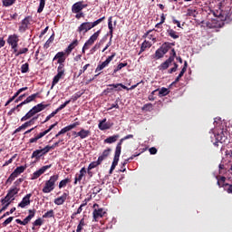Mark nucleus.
I'll list each match as a JSON object with an SVG mask.
<instances>
[{
    "instance_id": "f257e3e1",
    "label": "nucleus",
    "mask_w": 232,
    "mask_h": 232,
    "mask_svg": "<svg viewBox=\"0 0 232 232\" xmlns=\"http://www.w3.org/2000/svg\"><path fill=\"white\" fill-rule=\"evenodd\" d=\"M214 17H217L218 21H227L232 19V0L228 3L221 5L219 10L212 11Z\"/></svg>"
},
{
    "instance_id": "f03ea898",
    "label": "nucleus",
    "mask_w": 232,
    "mask_h": 232,
    "mask_svg": "<svg viewBox=\"0 0 232 232\" xmlns=\"http://www.w3.org/2000/svg\"><path fill=\"white\" fill-rule=\"evenodd\" d=\"M104 19H106V16H103L94 22H84L81 24V25L78 27L79 34L82 32L83 34H86V32H90L92 28H95V26H97L98 24H101V23H102Z\"/></svg>"
},
{
    "instance_id": "7ed1b4c3",
    "label": "nucleus",
    "mask_w": 232,
    "mask_h": 232,
    "mask_svg": "<svg viewBox=\"0 0 232 232\" xmlns=\"http://www.w3.org/2000/svg\"><path fill=\"white\" fill-rule=\"evenodd\" d=\"M7 44L11 46L13 52H17V46H19V35L15 34H10L7 38Z\"/></svg>"
},
{
    "instance_id": "20e7f679",
    "label": "nucleus",
    "mask_w": 232,
    "mask_h": 232,
    "mask_svg": "<svg viewBox=\"0 0 232 232\" xmlns=\"http://www.w3.org/2000/svg\"><path fill=\"white\" fill-rule=\"evenodd\" d=\"M53 61H57L59 64L58 68H64V63L66 62V52H58L53 57Z\"/></svg>"
},
{
    "instance_id": "39448f33",
    "label": "nucleus",
    "mask_w": 232,
    "mask_h": 232,
    "mask_svg": "<svg viewBox=\"0 0 232 232\" xmlns=\"http://www.w3.org/2000/svg\"><path fill=\"white\" fill-rule=\"evenodd\" d=\"M66 72V69L64 67H58L57 68V74L53 77V82H52V86L51 89H53V86L61 81V79L63 78L64 72Z\"/></svg>"
},
{
    "instance_id": "423d86ee",
    "label": "nucleus",
    "mask_w": 232,
    "mask_h": 232,
    "mask_svg": "<svg viewBox=\"0 0 232 232\" xmlns=\"http://www.w3.org/2000/svg\"><path fill=\"white\" fill-rule=\"evenodd\" d=\"M115 55H117V53H112V54L111 56H108V58L104 62H102V63H99L95 69V73L104 70V68H106V66H108V64H110L113 61V59L115 58Z\"/></svg>"
},
{
    "instance_id": "0eeeda50",
    "label": "nucleus",
    "mask_w": 232,
    "mask_h": 232,
    "mask_svg": "<svg viewBox=\"0 0 232 232\" xmlns=\"http://www.w3.org/2000/svg\"><path fill=\"white\" fill-rule=\"evenodd\" d=\"M47 105L39 103L36 106L33 107L25 115L24 117H34L36 113H39V111H43L44 108H46Z\"/></svg>"
},
{
    "instance_id": "6e6552de",
    "label": "nucleus",
    "mask_w": 232,
    "mask_h": 232,
    "mask_svg": "<svg viewBox=\"0 0 232 232\" xmlns=\"http://www.w3.org/2000/svg\"><path fill=\"white\" fill-rule=\"evenodd\" d=\"M83 1L76 2L72 6V14H79L84 10V8H88V4H82Z\"/></svg>"
},
{
    "instance_id": "1a4fd4ad",
    "label": "nucleus",
    "mask_w": 232,
    "mask_h": 232,
    "mask_svg": "<svg viewBox=\"0 0 232 232\" xmlns=\"http://www.w3.org/2000/svg\"><path fill=\"white\" fill-rule=\"evenodd\" d=\"M30 19H32L31 16H26L24 19L21 21L20 25L18 27V31L20 32V34H24V32H26L28 26H30Z\"/></svg>"
},
{
    "instance_id": "9d476101",
    "label": "nucleus",
    "mask_w": 232,
    "mask_h": 232,
    "mask_svg": "<svg viewBox=\"0 0 232 232\" xmlns=\"http://www.w3.org/2000/svg\"><path fill=\"white\" fill-rule=\"evenodd\" d=\"M39 97H41V93L40 92H36V93L31 94L24 102H22L20 104H18L17 108H21L22 106H24V104H28L30 102H34V101H35Z\"/></svg>"
},
{
    "instance_id": "9b49d317",
    "label": "nucleus",
    "mask_w": 232,
    "mask_h": 232,
    "mask_svg": "<svg viewBox=\"0 0 232 232\" xmlns=\"http://www.w3.org/2000/svg\"><path fill=\"white\" fill-rule=\"evenodd\" d=\"M169 51L164 46V44L155 52L154 59H162L164 57V54L167 53Z\"/></svg>"
},
{
    "instance_id": "f8f14e48",
    "label": "nucleus",
    "mask_w": 232,
    "mask_h": 232,
    "mask_svg": "<svg viewBox=\"0 0 232 232\" xmlns=\"http://www.w3.org/2000/svg\"><path fill=\"white\" fill-rule=\"evenodd\" d=\"M101 35V29L95 32L88 40L85 42V46H92V44L99 39V36Z\"/></svg>"
},
{
    "instance_id": "ddd939ff",
    "label": "nucleus",
    "mask_w": 232,
    "mask_h": 232,
    "mask_svg": "<svg viewBox=\"0 0 232 232\" xmlns=\"http://www.w3.org/2000/svg\"><path fill=\"white\" fill-rule=\"evenodd\" d=\"M174 61L175 60H173V58L167 59L159 66V70H160L161 72H164V70H168Z\"/></svg>"
},
{
    "instance_id": "4468645a",
    "label": "nucleus",
    "mask_w": 232,
    "mask_h": 232,
    "mask_svg": "<svg viewBox=\"0 0 232 232\" xmlns=\"http://www.w3.org/2000/svg\"><path fill=\"white\" fill-rule=\"evenodd\" d=\"M76 46H79V40L75 39L71 43L68 47L64 50L66 55H70L72 52L75 49Z\"/></svg>"
},
{
    "instance_id": "2eb2a0df",
    "label": "nucleus",
    "mask_w": 232,
    "mask_h": 232,
    "mask_svg": "<svg viewBox=\"0 0 232 232\" xmlns=\"http://www.w3.org/2000/svg\"><path fill=\"white\" fill-rule=\"evenodd\" d=\"M167 35H169V37H171V39H179V33L173 29H171L170 26H169V28L167 29Z\"/></svg>"
},
{
    "instance_id": "dca6fc26",
    "label": "nucleus",
    "mask_w": 232,
    "mask_h": 232,
    "mask_svg": "<svg viewBox=\"0 0 232 232\" xmlns=\"http://www.w3.org/2000/svg\"><path fill=\"white\" fill-rule=\"evenodd\" d=\"M151 46H153V44L151 43H150V41L145 40L140 46V50L139 53V55H140V53H142V52H146L147 48H151Z\"/></svg>"
},
{
    "instance_id": "f3484780",
    "label": "nucleus",
    "mask_w": 232,
    "mask_h": 232,
    "mask_svg": "<svg viewBox=\"0 0 232 232\" xmlns=\"http://www.w3.org/2000/svg\"><path fill=\"white\" fill-rule=\"evenodd\" d=\"M139 84H140V82H138L134 85H131L130 88H128L126 85L122 84V83H118L117 85H112L114 88H117L118 86H121V88H122L123 90H135V88H137V86H139Z\"/></svg>"
},
{
    "instance_id": "a211bd4d",
    "label": "nucleus",
    "mask_w": 232,
    "mask_h": 232,
    "mask_svg": "<svg viewBox=\"0 0 232 232\" xmlns=\"http://www.w3.org/2000/svg\"><path fill=\"white\" fill-rule=\"evenodd\" d=\"M112 16H110L108 19V28H109V34L111 35V37H113V23H112Z\"/></svg>"
},
{
    "instance_id": "6ab92c4d",
    "label": "nucleus",
    "mask_w": 232,
    "mask_h": 232,
    "mask_svg": "<svg viewBox=\"0 0 232 232\" xmlns=\"http://www.w3.org/2000/svg\"><path fill=\"white\" fill-rule=\"evenodd\" d=\"M13 53H15V57H19V55H23L24 53H28V48H22L20 50L16 47V52H13Z\"/></svg>"
},
{
    "instance_id": "aec40b11",
    "label": "nucleus",
    "mask_w": 232,
    "mask_h": 232,
    "mask_svg": "<svg viewBox=\"0 0 232 232\" xmlns=\"http://www.w3.org/2000/svg\"><path fill=\"white\" fill-rule=\"evenodd\" d=\"M169 94V90L166 87H162L160 90H159V96L160 97H166V95Z\"/></svg>"
},
{
    "instance_id": "412c9836",
    "label": "nucleus",
    "mask_w": 232,
    "mask_h": 232,
    "mask_svg": "<svg viewBox=\"0 0 232 232\" xmlns=\"http://www.w3.org/2000/svg\"><path fill=\"white\" fill-rule=\"evenodd\" d=\"M40 4L37 9L38 14H42L43 10H44V6H46V0H39Z\"/></svg>"
},
{
    "instance_id": "4be33fe9",
    "label": "nucleus",
    "mask_w": 232,
    "mask_h": 232,
    "mask_svg": "<svg viewBox=\"0 0 232 232\" xmlns=\"http://www.w3.org/2000/svg\"><path fill=\"white\" fill-rule=\"evenodd\" d=\"M142 111H153V104L146 103L141 108Z\"/></svg>"
},
{
    "instance_id": "5701e85b",
    "label": "nucleus",
    "mask_w": 232,
    "mask_h": 232,
    "mask_svg": "<svg viewBox=\"0 0 232 232\" xmlns=\"http://www.w3.org/2000/svg\"><path fill=\"white\" fill-rule=\"evenodd\" d=\"M21 72L23 73H28L30 72V64H28V63L22 64Z\"/></svg>"
},
{
    "instance_id": "b1692460",
    "label": "nucleus",
    "mask_w": 232,
    "mask_h": 232,
    "mask_svg": "<svg viewBox=\"0 0 232 232\" xmlns=\"http://www.w3.org/2000/svg\"><path fill=\"white\" fill-rule=\"evenodd\" d=\"M197 9L188 8L187 10V15L188 17H196L197 16Z\"/></svg>"
},
{
    "instance_id": "393cba45",
    "label": "nucleus",
    "mask_w": 232,
    "mask_h": 232,
    "mask_svg": "<svg viewBox=\"0 0 232 232\" xmlns=\"http://www.w3.org/2000/svg\"><path fill=\"white\" fill-rule=\"evenodd\" d=\"M187 70H188V61H185L184 62V66L181 69V71H180V72L178 76H179L181 78L184 77V73H186Z\"/></svg>"
},
{
    "instance_id": "a878e982",
    "label": "nucleus",
    "mask_w": 232,
    "mask_h": 232,
    "mask_svg": "<svg viewBox=\"0 0 232 232\" xmlns=\"http://www.w3.org/2000/svg\"><path fill=\"white\" fill-rule=\"evenodd\" d=\"M83 93L84 92H76L74 95L72 96L71 101H72V102H75V101L80 99V97H82Z\"/></svg>"
},
{
    "instance_id": "bb28decb",
    "label": "nucleus",
    "mask_w": 232,
    "mask_h": 232,
    "mask_svg": "<svg viewBox=\"0 0 232 232\" xmlns=\"http://www.w3.org/2000/svg\"><path fill=\"white\" fill-rule=\"evenodd\" d=\"M16 0H3V6H12V5H15Z\"/></svg>"
},
{
    "instance_id": "cd10ccee",
    "label": "nucleus",
    "mask_w": 232,
    "mask_h": 232,
    "mask_svg": "<svg viewBox=\"0 0 232 232\" xmlns=\"http://www.w3.org/2000/svg\"><path fill=\"white\" fill-rule=\"evenodd\" d=\"M53 39H54V37H53V35L50 36V38L45 42L44 47L45 49L50 48V44H51V43H53Z\"/></svg>"
},
{
    "instance_id": "c85d7f7f",
    "label": "nucleus",
    "mask_w": 232,
    "mask_h": 232,
    "mask_svg": "<svg viewBox=\"0 0 232 232\" xmlns=\"http://www.w3.org/2000/svg\"><path fill=\"white\" fill-rule=\"evenodd\" d=\"M163 45L167 49V51L169 52V50H171V46H175V42L173 43L165 42Z\"/></svg>"
},
{
    "instance_id": "c756f323",
    "label": "nucleus",
    "mask_w": 232,
    "mask_h": 232,
    "mask_svg": "<svg viewBox=\"0 0 232 232\" xmlns=\"http://www.w3.org/2000/svg\"><path fill=\"white\" fill-rule=\"evenodd\" d=\"M70 102H72V100L66 101L63 104L60 105V106L57 108L56 111H61V110H64V108H66V106H68V104H69Z\"/></svg>"
},
{
    "instance_id": "7c9ffc66",
    "label": "nucleus",
    "mask_w": 232,
    "mask_h": 232,
    "mask_svg": "<svg viewBox=\"0 0 232 232\" xmlns=\"http://www.w3.org/2000/svg\"><path fill=\"white\" fill-rule=\"evenodd\" d=\"M173 65L174 66L168 71V73H175V72H177V70L179 69V64H177V63H174Z\"/></svg>"
},
{
    "instance_id": "2f4dec72",
    "label": "nucleus",
    "mask_w": 232,
    "mask_h": 232,
    "mask_svg": "<svg viewBox=\"0 0 232 232\" xmlns=\"http://www.w3.org/2000/svg\"><path fill=\"white\" fill-rule=\"evenodd\" d=\"M151 34V30L148 31L143 37H148V39H151L154 43L157 41V38L153 37V35L150 34Z\"/></svg>"
},
{
    "instance_id": "473e14b6",
    "label": "nucleus",
    "mask_w": 232,
    "mask_h": 232,
    "mask_svg": "<svg viewBox=\"0 0 232 232\" xmlns=\"http://www.w3.org/2000/svg\"><path fill=\"white\" fill-rule=\"evenodd\" d=\"M26 90H28V87L20 88V89L14 93V96L19 97V95H21V93H23V92H26Z\"/></svg>"
},
{
    "instance_id": "72a5a7b5",
    "label": "nucleus",
    "mask_w": 232,
    "mask_h": 232,
    "mask_svg": "<svg viewBox=\"0 0 232 232\" xmlns=\"http://www.w3.org/2000/svg\"><path fill=\"white\" fill-rule=\"evenodd\" d=\"M118 83H112V84H109V88H113V90H115V92H121L122 89V87L118 86V87H114L117 86Z\"/></svg>"
},
{
    "instance_id": "f704fd0d",
    "label": "nucleus",
    "mask_w": 232,
    "mask_h": 232,
    "mask_svg": "<svg viewBox=\"0 0 232 232\" xmlns=\"http://www.w3.org/2000/svg\"><path fill=\"white\" fill-rule=\"evenodd\" d=\"M176 57H177V52L175 51V48H172L169 58H172V61H175Z\"/></svg>"
},
{
    "instance_id": "c9c22d12",
    "label": "nucleus",
    "mask_w": 232,
    "mask_h": 232,
    "mask_svg": "<svg viewBox=\"0 0 232 232\" xmlns=\"http://www.w3.org/2000/svg\"><path fill=\"white\" fill-rule=\"evenodd\" d=\"M113 87H108L103 91V95H108L109 93H113Z\"/></svg>"
},
{
    "instance_id": "e433bc0d",
    "label": "nucleus",
    "mask_w": 232,
    "mask_h": 232,
    "mask_svg": "<svg viewBox=\"0 0 232 232\" xmlns=\"http://www.w3.org/2000/svg\"><path fill=\"white\" fill-rule=\"evenodd\" d=\"M26 93L21 94L20 96L17 97V99L14 100V102H21V101H23V99H24V97L26 96Z\"/></svg>"
},
{
    "instance_id": "4c0bfd02",
    "label": "nucleus",
    "mask_w": 232,
    "mask_h": 232,
    "mask_svg": "<svg viewBox=\"0 0 232 232\" xmlns=\"http://www.w3.org/2000/svg\"><path fill=\"white\" fill-rule=\"evenodd\" d=\"M125 66H128V63H120L117 66V70H121V68H125Z\"/></svg>"
},
{
    "instance_id": "58836bf2",
    "label": "nucleus",
    "mask_w": 232,
    "mask_h": 232,
    "mask_svg": "<svg viewBox=\"0 0 232 232\" xmlns=\"http://www.w3.org/2000/svg\"><path fill=\"white\" fill-rule=\"evenodd\" d=\"M160 23V24H164V23H166V14H161Z\"/></svg>"
},
{
    "instance_id": "ea45409f",
    "label": "nucleus",
    "mask_w": 232,
    "mask_h": 232,
    "mask_svg": "<svg viewBox=\"0 0 232 232\" xmlns=\"http://www.w3.org/2000/svg\"><path fill=\"white\" fill-rule=\"evenodd\" d=\"M76 14L75 17L76 19H81V17H84V13H82V11L80 13H74Z\"/></svg>"
},
{
    "instance_id": "a19ab883",
    "label": "nucleus",
    "mask_w": 232,
    "mask_h": 232,
    "mask_svg": "<svg viewBox=\"0 0 232 232\" xmlns=\"http://www.w3.org/2000/svg\"><path fill=\"white\" fill-rule=\"evenodd\" d=\"M172 23L174 24H177L178 28H182V26L180 25V21L177 20V19H173Z\"/></svg>"
},
{
    "instance_id": "79ce46f5",
    "label": "nucleus",
    "mask_w": 232,
    "mask_h": 232,
    "mask_svg": "<svg viewBox=\"0 0 232 232\" xmlns=\"http://www.w3.org/2000/svg\"><path fill=\"white\" fill-rule=\"evenodd\" d=\"M6 44V42L5 41V38L0 37V48H3Z\"/></svg>"
},
{
    "instance_id": "37998d69",
    "label": "nucleus",
    "mask_w": 232,
    "mask_h": 232,
    "mask_svg": "<svg viewBox=\"0 0 232 232\" xmlns=\"http://www.w3.org/2000/svg\"><path fill=\"white\" fill-rule=\"evenodd\" d=\"M89 48H90V45H86V44H84L82 49V53H86V50H89Z\"/></svg>"
},
{
    "instance_id": "c03bdc74",
    "label": "nucleus",
    "mask_w": 232,
    "mask_h": 232,
    "mask_svg": "<svg viewBox=\"0 0 232 232\" xmlns=\"http://www.w3.org/2000/svg\"><path fill=\"white\" fill-rule=\"evenodd\" d=\"M112 108H117V109H119V102H115L114 103H112V104L111 105V110H112Z\"/></svg>"
},
{
    "instance_id": "a18cd8bd",
    "label": "nucleus",
    "mask_w": 232,
    "mask_h": 232,
    "mask_svg": "<svg viewBox=\"0 0 232 232\" xmlns=\"http://www.w3.org/2000/svg\"><path fill=\"white\" fill-rule=\"evenodd\" d=\"M229 1H232V0H222L220 5L221 6H224L225 5H227V3H229Z\"/></svg>"
},
{
    "instance_id": "49530a36",
    "label": "nucleus",
    "mask_w": 232,
    "mask_h": 232,
    "mask_svg": "<svg viewBox=\"0 0 232 232\" xmlns=\"http://www.w3.org/2000/svg\"><path fill=\"white\" fill-rule=\"evenodd\" d=\"M15 99H17V96L15 94H14L13 97H11L8 102L11 103V102H14V101H15Z\"/></svg>"
},
{
    "instance_id": "de8ad7c7",
    "label": "nucleus",
    "mask_w": 232,
    "mask_h": 232,
    "mask_svg": "<svg viewBox=\"0 0 232 232\" xmlns=\"http://www.w3.org/2000/svg\"><path fill=\"white\" fill-rule=\"evenodd\" d=\"M15 99H17V96L15 94H14L13 97H11L8 102L11 103V102H14V101H15Z\"/></svg>"
},
{
    "instance_id": "09e8293b",
    "label": "nucleus",
    "mask_w": 232,
    "mask_h": 232,
    "mask_svg": "<svg viewBox=\"0 0 232 232\" xmlns=\"http://www.w3.org/2000/svg\"><path fill=\"white\" fill-rule=\"evenodd\" d=\"M90 63H87V64H85L83 67H82V70H83V72H86L87 70H88V68H90Z\"/></svg>"
},
{
    "instance_id": "8fccbe9b",
    "label": "nucleus",
    "mask_w": 232,
    "mask_h": 232,
    "mask_svg": "<svg viewBox=\"0 0 232 232\" xmlns=\"http://www.w3.org/2000/svg\"><path fill=\"white\" fill-rule=\"evenodd\" d=\"M17 13H14V14H11V19H13L14 21H15V19H17Z\"/></svg>"
},
{
    "instance_id": "3c124183",
    "label": "nucleus",
    "mask_w": 232,
    "mask_h": 232,
    "mask_svg": "<svg viewBox=\"0 0 232 232\" xmlns=\"http://www.w3.org/2000/svg\"><path fill=\"white\" fill-rule=\"evenodd\" d=\"M180 79H182L181 77L178 76L175 81L172 82V84H177V82H179L180 81Z\"/></svg>"
},
{
    "instance_id": "603ef678",
    "label": "nucleus",
    "mask_w": 232,
    "mask_h": 232,
    "mask_svg": "<svg viewBox=\"0 0 232 232\" xmlns=\"http://www.w3.org/2000/svg\"><path fill=\"white\" fill-rule=\"evenodd\" d=\"M48 26L47 27H45L44 28V30H43L42 32H41V35H44L45 34H46V32H48Z\"/></svg>"
},
{
    "instance_id": "864d4df0",
    "label": "nucleus",
    "mask_w": 232,
    "mask_h": 232,
    "mask_svg": "<svg viewBox=\"0 0 232 232\" xmlns=\"http://www.w3.org/2000/svg\"><path fill=\"white\" fill-rule=\"evenodd\" d=\"M111 39H113V36L111 35L110 41H109V43L106 44L107 47H109V48H110V46H111Z\"/></svg>"
},
{
    "instance_id": "5fc2aeb1",
    "label": "nucleus",
    "mask_w": 232,
    "mask_h": 232,
    "mask_svg": "<svg viewBox=\"0 0 232 232\" xmlns=\"http://www.w3.org/2000/svg\"><path fill=\"white\" fill-rule=\"evenodd\" d=\"M155 28L162 29V24L158 23V24L155 25Z\"/></svg>"
},
{
    "instance_id": "6e6d98bb",
    "label": "nucleus",
    "mask_w": 232,
    "mask_h": 232,
    "mask_svg": "<svg viewBox=\"0 0 232 232\" xmlns=\"http://www.w3.org/2000/svg\"><path fill=\"white\" fill-rule=\"evenodd\" d=\"M149 101H155V97L153 96V94L149 95Z\"/></svg>"
},
{
    "instance_id": "4d7b16f0",
    "label": "nucleus",
    "mask_w": 232,
    "mask_h": 232,
    "mask_svg": "<svg viewBox=\"0 0 232 232\" xmlns=\"http://www.w3.org/2000/svg\"><path fill=\"white\" fill-rule=\"evenodd\" d=\"M177 61H179V63H180V64H182L183 61H182V57L178 56L176 57Z\"/></svg>"
},
{
    "instance_id": "13d9d810",
    "label": "nucleus",
    "mask_w": 232,
    "mask_h": 232,
    "mask_svg": "<svg viewBox=\"0 0 232 232\" xmlns=\"http://www.w3.org/2000/svg\"><path fill=\"white\" fill-rule=\"evenodd\" d=\"M99 48V45L98 44H95L92 49V52H95V50H97Z\"/></svg>"
},
{
    "instance_id": "bf43d9fd",
    "label": "nucleus",
    "mask_w": 232,
    "mask_h": 232,
    "mask_svg": "<svg viewBox=\"0 0 232 232\" xmlns=\"http://www.w3.org/2000/svg\"><path fill=\"white\" fill-rule=\"evenodd\" d=\"M82 73H84V71L82 69L78 72V77H81L82 75Z\"/></svg>"
},
{
    "instance_id": "052dcab7",
    "label": "nucleus",
    "mask_w": 232,
    "mask_h": 232,
    "mask_svg": "<svg viewBox=\"0 0 232 232\" xmlns=\"http://www.w3.org/2000/svg\"><path fill=\"white\" fill-rule=\"evenodd\" d=\"M58 111H53L48 117H54Z\"/></svg>"
},
{
    "instance_id": "680f3d73",
    "label": "nucleus",
    "mask_w": 232,
    "mask_h": 232,
    "mask_svg": "<svg viewBox=\"0 0 232 232\" xmlns=\"http://www.w3.org/2000/svg\"><path fill=\"white\" fill-rule=\"evenodd\" d=\"M158 6H159V8H160L161 10H164V8H165L164 5H162V4H159Z\"/></svg>"
},
{
    "instance_id": "e2e57ef3",
    "label": "nucleus",
    "mask_w": 232,
    "mask_h": 232,
    "mask_svg": "<svg viewBox=\"0 0 232 232\" xmlns=\"http://www.w3.org/2000/svg\"><path fill=\"white\" fill-rule=\"evenodd\" d=\"M156 92H159V89L153 91V92L150 93V95L154 96Z\"/></svg>"
},
{
    "instance_id": "0e129e2a",
    "label": "nucleus",
    "mask_w": 232,
    "mask_h": 232,
    "mask_svg": "<svg viewBox=\"0 0 232 232\" xmlns=\"http://www.w3.org/2000/svg\"><path fill=\"white\" fill-rule=\"evenodd\" d=\"M81 57H82L81 54L77 55V56H76V61H79V59H81Z\"/></svg>"
},
{
    "instance_id": "69168bd1",
    "label": "nucleus",
    "mask_w": 232,
    "mask_h": 232,
    "mask_svg": "<svg viewBox=\"0 0 232 232\" xmlns=\"http://www.w3.org/2000/svg\"><path fill=\"white\" fill-rule=\"evenodd\" d=\"M107 48H109L108 45H106L105 48H103L102 52H106Z\"/></svg>"
},
{
    "instance_id": "338daca9",
    "label": "nucleus",
    "mask_w": 232,
    "mask_h": 232,
    "mask_svg": "<svg viewBox=\"0 0 232 232\" xmlns=\"http://www.w3.org/2000/svg\"><path fill=\"white\" fill-rule=\"evenodd\" d=\"M8 104H10V102L7 101L5 104V106H8Z\"/></svg>"
},
{
    "instance_id": "774afa93",
    "label": "nucleus",
    "mask_w": 232,
    "mask_h": 232,
    "mask_svg": "<svg viewBox=\"0 0 232 232\" xmlns=\"http://www.w3.org/2000/svg\"><path fill=\"white\" fill-rule=\"evenodd\" d=\"M99 75H101V72H98L94 77H99Z\"/></svg>"
}]
</instances>
